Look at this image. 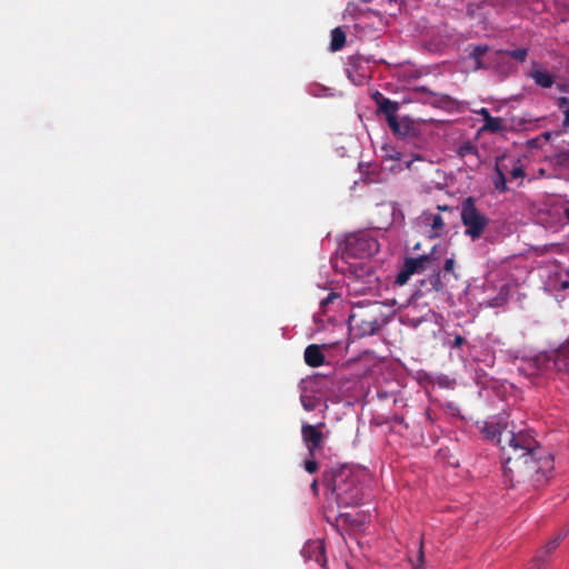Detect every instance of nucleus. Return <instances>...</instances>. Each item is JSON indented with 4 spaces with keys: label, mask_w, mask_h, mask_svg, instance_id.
<instances>
[{
    "label": "nucleus",
    "mask_w": 569,
    "mask_h": 569,
    "mask_svg": "<svg viewBox=\"0 0 569 569\" xmlns=\"http://www.w3.org/2000/svg\"><path fill=\"white\" fill-rule=\"evenodd\" d=\"M485 437L500 447L503 476L516 485L540 481L545 470L550 467L548 457H542V449L529 430L509 428L502 419L486 422Z\"/></svg>",
    "instance_id": "nucleus-1"
},
{
    "label": "nucleus",
    "mask_w": 569,
    "mask_h": 569,
    "mask_svg": "<svg viewBox=\"0 0 569 569\" xmlns=\"http://www.w3.org/2000/svg\"><path fill=\"white\" fill-rule=\"evenodd\" d=\"M322 482L339 506L353 507L362 501L363 491L359 478L348 466L326 470Z\"/></svg>",
    "instance_id": "nucleus-2"
},
{
    "label": "nucleus",
    "mask_w": 569,
    "mask_h": 569,
    "mask_svg": "<svg viewBox=\"0 0 569 569\" xmlns=\"http://www.w3.org/2000/svg\"><path fill=\"white\" fill-rule=\"evenodd\" d=\"M348 323L355 338L373 336L387 323L383 306L379 301L358 302L351 309Z\"/></svg>",
    "instance_id": "nucleus-3"
},
{
    "label": "nucleus",
    "mask_w": 569,
    "mask_h": 569,
    "mask_svg": "<svg viewBox=\"0 0 569 569\" xmlns=\"http://www.w3.org/2000/svg\"><path fill=\"white\" fill-rule=\"evenodd\" d=\"M460 219L465 227V236L472 240L480 239L490 223L488 216L477 207L473 197H467L462 200Z\"/></svg>",
    "instance_id": "nucleus-4"
},
{
    "label": "nucleus",
    "mask_w": 569,
    "mask_h": 569,
    "mask_svg": "<svg viewBox=\"0 0 569 569\" xmlns=\"http://www.w3.org/2000/svg\"><path fill=\"white\" fill-rule=\"evenodd\" d=\"M379 251V242L370 231H357L348 234L341 247L342 259H365Z\"/></svg>",
    "instance_id": "nucleus-5"
},
{
    "label": "nucleus",
    "mask_w": 569,
    "mask_h": 569,
    "mask_svg": "<svg viewBox=\"0 0 569 569\" xmlns=\"http://www.w3.org/2000/svg\"><path fill=\"white\" fill-rule=\"evenodd\" d=\"M325 427V422H319L317 425L303 422L301 425V438L308 450L309 457L315 458L317 452L323 449L326 436L322 432V429Z\"/></svg>",
    "instance_id": "nucleus-6"
},
{
    "label": "nucleus",
    "mask_w": 569,
    "mask_h": 569,
    "mask_svg": "<svg viewBox=\"0 0 569 569\" xmlns=\"http://www.w3.org/2000/svg\"><path fill=\"white\" fill-rule=\"evenodd\" d=\"M556 355L557 350L553 355L542 351L532 357H523L518 370L528 377L539 376L550 367L551 362L555 365Z\"/></svg>",
    "instance_id": "nucleus-7"
},
{
    "label": "nucleus",
    "mask_w": 569,
    "mask_h": 569,
    "mask_svg": "<svg viewBox=\"0 0 569 569\" xmlns=\"http://www.w3.org/2000/svg\"><path fill=\"white\" fill-rule=\"evenodd\" d=\"M372 99L378 107V111L385 116L388 124L398 118L399 103L397 101L390 100L379 91L372 94Z\"/></svg>",
    "instance_id": "nucleus-8"
},
{
    "label": "nucleus",
    "mask_w": 569,
    "mask_h": 569,
    "mask_svg": "<svg viewBox=\"0 0 569 569\" xmlns=\"http://www.w3.org/2000/svg\"><path fill=\"white\" fill-rule=\"evenodd\" d=\"M388 126L399 137L411 138L416 136L415 123L409 117L397 118Z\"/></svg>",
    "instance_id": "nucleus-9"
},
{
    "label": "nucleus",
    "mask_w": 569,
    "mask_h": 569,
    "mask_svg": "<svg viewBox=\"0 0 569 569\" xmlns=\"http://www.w3.org/2000/svg\"><path fill=\"white\" fill-rule=\"evenodd\" d=\"M530 77L538 87L545 89L551 88L555 83V77L537 62L532 64Z\"/></svg>",
    "instance_id": "nucleus-10"
},
{
    "label": "nucleus",
    "mask_w": 569,
    "mask_h": 569,
    "mask_svg": "<svg viewBox=\"0 0 569 569\" xmlns=\"http://www.w3.org/2000/svg\"><path fill=\"white\" fill-rule=\"evenodd\" d=\"M305 362L312 368L325 363V355L318 345H309L305 350Z\"/></svg>",
    "instance_id": "nucleus-11"
},
{
    "label": "nucleus",
    "mask_w": 569,
    "mask_h": 569,
    "mask_svg": "<svg viewBox=\"0 0 569 569\" xmlns=\"http://www.w3.org/2000/svg\"><path fill=\"white\" fill-rule=\"evenodd\" d=\"M417 261L413 260V258H407L400 268L397 277H396V284L403 286L408 282L409 278L417 273Z\"/></svg>",
    "instance_id": "nucleus-12"
},
{
    "label": "nucleus",
    "mask_w": 569,
    "mask_h": 569,
    "mask_svg": "<svg viewBox=\"0 0 569 569\" xmlns=\"http://www.w3.org/2000/svg\"><path fill=\"white\" fill-rule=\"evenodd\" d=\"M555 367L558 371L569 375V336L568 339L557 349Z\"/></svg>",
    "instance_id": "nucleus-13"
},
{
    "label": "nucleus",
    "mask_w": 569,
    "mask_h": 569,
    "mask_svg": "<svg viewBox=\"0 0 569 569\" xmlns=\"http://www.w3.org/2000/svg\"><path fill=\"white\" fill-rule=\"evenodd\" d=\"M507 170V167L498 159L496 162L495 171L496 174L492 179L495 189L499 192H506L508 190L507 188V177L505 171Z\"/></svg>",
    "instance_id": "nucleus-14"
},
{
    "label": "nucleus",
    "mask_w": 569,
    "mask_h": 569,
    "mask_svg": "<svg viewBox=\"0 0 569 569\" xmlns=\"http://www.w3.org/2000/svg\"><path fill=\"white\" fill-rule=\"evenodd\" d=\"M556 104L563 114L561 127L556 131V136H560L569 130V98L559 97L557 98Z\"/></svg>",
    "instance_id": "nucleus-15"
},
{
    "label": "nucleus",
    "mask_w": 569,
    "mask_h": 569,
    "mask_svg": "<svg viewBox=\"0 0 569 569\" xmlns=\"http://www.w3.org/2000/svg\"><path fill=\"white\" fill-rule=\"evenodd\" d=\"M345 44H346L345 31L340 27L335 28L331 31L330 50L339 51L345 47Z\"/></svg>",
    "instance_id": "nucleus-16"
},
{
    "label": "nucleus",
    "mask_w": 569,
    "mask_h": 569,
    "mask_svg": "<svg viewBox=\"0 0 569 569\" xmlns=\"http://www.w3.org/2000/svg\"><path fill=\"white\" fill-rule=\"evenodd\" d=\"M505 130L503 120L499 117H490L481 127V131L500 133Z\"/></svg>",
    "instance_id": "nucleus-17"
},
{
    "label": "nucleus",
    "mask_w": 569,
    "mask_h": 569,
    "mask_svg": "<svg viewBox=\"0 0 569 569\" xmlns=\"http://www.w3.org/2000/svg\"><path fill=\"white\" fill-rule=\"evenodd\" d=\"M427 222L430 224L433 236L439 237L445 231V221L442 217L437 214H430L428 218H426Z\"/></svg>",
    "instance_id": "nucleus-18"
},
{
    "label": "nucleus",
    "mask_w": 569,
    "mask_h": 569,
    "mask_svg": "<svg viewBox=\"0 0 569 569\" xmlns=\"http://www.w3.org/2000/svg\"><path fill=\"white\" fill-rule=\"evenodd\" d=\"M470 48H471V50L469 52V58H471L476 61V66L478 69L482 68L481 58L487 53V51L489 49L488 46L477 44V46H471Z\"/></svg>",
    "instance_id": "nucleus-19"
},
{
    "label": "nucleus",
    "mask_w": 569,
    "mask_h": 569,
    "mask_svg": "<svg viewBox=\"0 0 569 569\" xmlns=\"http://www.w3.org/2000/svg\"><path fill=\"white\" fill-rule=\"evenodd\" d=\"M457 154L460 158H467L469 156H475L479 158L477 146L470 141L462 142L457 149Z\"/></svg>",
    "instance_id": "nucleus-20"
},
{
    "label": "nucleus",
    "mask_w": 569,
    "mask_h": 569,
    "mask_svg": "<svg viewBox=\"0 0 569 569\" xmlns=\"http://www.w3.org/2000/svg\"><path fill=\"white\" fill-rule=\"evenodd\" d=\"M431 315V310L428 309L427 313L420 317L411 316V309L409 308L407 313L405 315V323L409 325L413 328H417L420 326L423 321L428 320V316Z\"/></svg>",
    "instance_id": "nucleus-21"
},
{
    "label": "nucleus",
    "mask_w": 569,
    "mask_h": 569,
    "mask_svg": "<svg viewBox=\"0 0 569 569\" xmlns=\"http://www.w3.org/2000/svg\"><path fill=\"white\" fill-rule=\"evenodd\" d=\"M505 54L519 61V62H523L527 59L528 49L527 48H517L513 50H507V51H505Z\"/></svg>",
    "instance_id": "nucleus-22"
},
{
    "label": "nucleus",
    "mask_w": 569,
    "mask_h": 569,
    "mask_svg": "<svg viewBox=\"0 0 569 569\" xmlns=\"http://www.w3.org/2000/svg\"><path fill=\"white\" fill-rule=\"evenodd\" d=\"M431 289L435 291H441L443 289V283L441 281V273L439 270L435 271L428 279Z\"/></svg>",
    "instance_id": "nucleus-23"
},
{
    "label": "nucleus",
    "mask_w": 569,
    "mask_h": 569,
    "mask_svg": "<svg viewBox=\"0 0 569 569\" xmlns=\"http://www.w3.org/2000/svg\"><path fill=\"white\" fill-rule=\"evenodd\" d=\"M413 260H418L417 261V270L419 272L421 270H425L431 263L432 258L428 254H422L417 258H413Z\"/></svg>",
    "instance_id": "nucleus-24"
},
{
    "label": "nucleus",
    "mask_w": 569,
    "mask_h": 569,
    "mask_svg": "<svg viewBox=\"0 0 569 569\" xmlns=\"http://www.w3.org/2000/svg\"><path fill=\"white\" fill-rule=\"evenodd\" d=\"M303 467H305V470L308 473H311V475L317 472L318 469H319L318 462L312 457H310L309 459L305 460Z\"/></svg>",
    "instance_id": "nucleus-25"
},
{
    "label": "nucleus",
    "mask_w": 569,
    "mask_h": 569,
    "mask_svg": "<svg viewBox=\"0 0 569 569\" xmlns=\"http://www.w3.org/2000/svg\"><path fill=\"white\" fill-rule=\"evenodd\" d=\"M313 548L318 551V556L316 557V561L317 562H320L321 559L325 558V547L321 543V541H316L312 543Z\"/></svg>",
    "instance_id": "nucleus-26"
},
{
    "label": "nucleus",
    "mask_w": 569,
    "mask_h": 569,
    "mask_svg": "<svg viewBox=\"0 0 569 569\" xmlns=\"http://www.w3.org/2000/svg\"><path fill=\"white\" fill-rule=\"evenodd\" d=\"M563 537H565V535H559L556 538H553L552 540H550L547 543V550L548 551L555 550L558 547L559 542L563 539Z\"/></svg>",
    "instance_id": "nucleus-27"
},
{
    "label": "nucleus",
    "mask_w": 569,
    "mask_h": 569,
    "mask_svg": "<svg viewBox=\"0 0 569 569\" xmlns=\"http://www.w3.org/2000/svg\"><path fill=\"white\" fill-rule=\"evenodd\" d=\"M511 179H519L525 177V169L521 166L512 168L510 171Z\"/></svg>",
    "instance_id": "nucleus-28"
},
{
    "label": "nucleus",
    "mask_w": 569,
    "mask_h": 569,
    "mask_svg": "<svg viewBox=\"0 0 569 569\" xmlns=\"http://www.w3.org/2000/svg\"><path fill=\"white\" fill-rule=\"evenodd\" d=\"M455 263L456 262L452 258L446 259L445 264H443V271L447 273L452 272L453 268H455Z\"/></svg>",
    "instance_id": "nucleus-29"
},
{
    "label": "nucleus",
    "mask_w": 569,
    "mask_h": 569,
    "mask_svg": "<svg viewBox=\"0 0 569 569\" xmlns=\"http://www.w3.org/2000/svg\"><path fill=\"white\" fill-rule=\"evenodd\" d=\"M336 298H337L336 293H329L327 298L321 300V302H320L321 308L325 309Z\"/></svg>",
    "instance_id": "nucleus-30"
},
{
    "label": "nucleus",
    "mask_w": 569,
    "mask_h": 569,
    "mask_svg": "<svg viewBox=\"0 0 569 569\" xmlns=\"http://www.w3.org/2000/svg\"><path fill=\"white\" fill-rule=\"evenodd\" d=\"M465 338L460 335H457L453 339V347L455 348H460L463 343H465Z\"/></svg>",
    "instance_id": "nucleus-31"
},
{
    "label": "nucleus",
    "mask_w": 569,
    "mask_h": 569,
    "mask_svg": "<svg viewBox=\"0 0 569 569\" xmlns=\"http://www.w3.org/2000/svg\"><path fill=\"white\" fill-rule=\"evenodd\" d=\"M478 114H480L483 118V123L486 122L487 119H489L491 117V114L487 108H481L478 111Z\"/></svg>",
    "instance_id": "nucleus-32"
},
{
    "label": "nucleus",
    "mask_w": 569,
    "mask_h": 569,
    "mask_svg": "<svg viewBox=\"0 0 569 569\" xmlns=\"http://www.w3.org/2000/svg\"><path fill=\"white\" fill-rule=\"evenodd\" d=\"M302 406H303V408H305L307 411H311V410H313V409H315L313 405L306 402L303 399H302Z\"/></svg>",
    "instance_id": "nucleus-33"
},
{
    "label": "nucleus",
    "mask_w": 569,
    "mask_h": 569,
    "mask_svg": "<svg viewBox=\"0 0 569 569\" xmlns=\"http://www.w3.org/2000/svg\"><path fill=\"white\" fill-rule=\"evenodd\" d=\"M311 490L313 491L315 495H318V481L315 479L312 482H311Z\"/></svg>",
    "instance_id": "nucleus-34"
},
{
    "label": "nucleus",
    "mask_w": 569,
    "mask_h": 569,
    "mask_svg": "<svg viewBox=\"0 0 569 569\" xmlns=\"http://www.w3.org/2000/svg\"><path fill=\"white\" fill-rule=\"evenodd\" d=\"M552 134H556V132L546 131L542 133L543 138H546L547 140H549L552 137Z\"/></svg>",
    "instance_id": "nucleus-35"
},
{
    "label": "nucleus",
    "mask_w": 569,
    "mask_h": 569,
    "mask_svg": "<svg viewBox=\"0 0 569 569\" xmlns=\"http://www.w3.org/2000/svg\"><path fill=\"white\" fill-rule=\"evenodd\" d=\"M419 560H420V562L423 561L422 543H420Z\"/></svg>",
    "instance_id": "nucleus-36"
},
{
    "label": "nucleus",
    "mask_w": 569,
    "mask_h": 569,
    "mask_svg": "<svg viewBox=\"0 0 569 569\" xmlns=\"http://www.w3.org/2000/svg\"><path fill=\"white\" fill-rule=\"evenodd\" d=\"M569 288V281L566 280V281H562L561 282V289H568Z\"/></svg>",
    "instance_id": "nucleus-37"
},
{
    "label": "nucleus",
    "mask_w": 569,
    "mask_h": 569,
    "mask_svg": "<svg viewBox=\"0 0 569 569\" xmlns=\"http://www.w3.org/2000/svg\"><path fill=\"white\" fill-rule=\"evenodd\" d=\"M416 569H418V568H416Z\"/></svg>",
    "instance_id": "nucleus-38"
}]
</instances>
